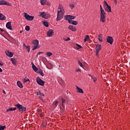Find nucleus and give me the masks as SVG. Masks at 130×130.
Returning <instances> with one entry per match:
<instances>
[{
	"mask_svg": "<svg viewBox=\"0 0 130 130\" xmlns=\"http://www.w3.org/2000/svg\"><path fill=\"white\" fill-rule=\"evenodd\" d=\"M63 15H64V8L62 5L59 4L57 11L56 21H60L63 18Z\"/></svg>",
	"mask_w": 130,
	"mask_h": 130,
	"instance_id": "1",
	"label": "nucleus"
},
{
	"mask_svg": "<svg viewBox=\"0 0 130 130\" xmlns=\"http://www.w3.org/2000/svg\"><path fill=\"white\" fill-rule=\"evenodd\" d=\"M100 7L101 11L100 21L102 23H105L106 21V13L103 8H102V6L100 5Z\"/></svg>",
	"mask_w": 130,
	"mask_h": 130,
	"instance_id": "2",
	"label": "nucleus"
},
{
	"mask_svg": "<svg viewBox=\"0 0 130 130\" xmlns=\"http://www.w3.org/2000/svg\"><path fill=\"white\" fill-rule=\"evenodd\" d=\"M16 107H17V109L19 111H20L21 113H23V112H25L26 111V107L22 106V105L20 104H18L15 105Z\"/></svg>",
	"mask_w": 130,
	"mask_h": 130,
	"instance_id": "3",
	"label": "nucleus"
},
{
	"mask_svg": "<svg viewBox=\"0 0 130 130\" xmlns=\"http://www.w3.org/2000/svg\"><path fill=\"white\" fill-rule=\"evenodd\" d=\"M104 6L105 7V10L106 12H108V13H111V7H110L106 1H104Z\"/></svg>",
	"mask_w": 130,
	"mask_h": 130,
	"instance_id": "4",
	"label": "nucleus"
},
{
	"mask_svg": "<svg viewBox=\"0 0 130 130\" xmlns=\"http://www.w3.org/2000/svg\"><path fill=\"white\" fill-rule=\"evenodd\" d=\"M23 16L27 21H33L34 20V16H31L27 13H24Z\"/></svg>",
	"mask_w": 130,
	"mask_h": 130,
	"instance_id": "5",
	"label": "nucleus"
},
{
	"mask_svg": "<svg viewBox=\"0 0 130 130\" xmlns=\"http://www.w3.org/2000/svg\"><path fill=\"white\" fill-rule=\"evenodd\" d=\"M32 43L34 44V47L32 49V50H35L37 48H39V41L38 40H34Z\"/></svg>",
	"mask_w": 130,
	"mask_h": 130,
	"instance_id": "6",
	"label": "nucleus"
},
{
	"mask_svg": "<svg viewBox=\"0 0 130 130\" xmlns=\"http://www.w3.org/2000/svg\"><path fill=\"white\" fill-rule=\"evenodd\" d=\"M40 14V17H42V18H44V19H49L50 18V16L49 15L45 13V12H39Z\"/></svg>",
	"mask_w": 130,
	"mask_h": 130,
	"instance_id": "7",
	"label": "nucleus"
},
{
	"mask_svg": "<svg viewBox=\"0 0 130 130\" xmlns=\"http://www.w3.org/2000/svg\"><path fill=\"white\" fill-rule=\"evenodd\" d=\"M9 6V7H12V4L5 1V0H1L0 1V6L5 5Z\"/></svg>",
	"mask_w": 130,
	"mask_h": 130,
	"instance_id": "8",
	"label": "nucleus"
},
{
	"mask_svg": "<svg viewBox=\"0 0 130 130\" xmlns=\"http://www.w3.org/2000/svg\"><path fill=\"white\" fill-rule=\"evenodd\" d=\"M37 82L40 85V86H44V84L45 82L43 81L40 78L37 77Z\"/></svg>",
	"mask_w": 130,
	"mask_h": 130,
	"instance_id": "9",
	"label": "nucleus"
},
{
	"mask_svg": "<svg viewBox=\"0 0 130 130\" xmlns=\"http://www.w3.org/2000/svg\"><path fill=\"white\" fill-rule=\"evenodd\" d=\"M40 3L42 6H49L50 5L47 0H40Z\"/></svg>",
	"mask_w": 130,
	"mask_h": 130,
	"instance_id": "10",
	"label": "nucleus"
},
{
	"mask_svg": "<svg viewBox=\"0 0 130 130\" xmlns=\"http://www.w3.org/2000/svg\"><path fill=\"white\" fill-rule=\"evenodd\" d=\"M68 29H69V30H71V31H72V32H76V31H77V28L76 27V26H74V25H70L68 26Z\"/></svg>",
	"mask_w": 130,
	"mask_h": 130,
	"instance_id": "11",
	"label": "nucleus"
},
{
	"mask_svg": "<svg viewBox=\"0 0 130 130\" xmlns=\"http://www.w3.org/2000/svg\"><path fill=\"white\" fill-rule=\"evenodd\" d=\"M53 36V30L51 29H49V30L47 33V36H48V37H52Z\"/></svg>",
	"mask_w": 130,
	"mask_h": 130,
	"instance_id": "12",
	"label": "nucleus"
},
{
	"mask_svg": "<svg viewBox=\"0 0 130 130\" xmlns=\"http://www.w3.org/2000/svg\"><path fill=\"white\" fill-rule=\"evenodd\" d=\"M107 42L110 43V44H112L113 43V38L112 37H108L107 38Z\"/></svg>",
	"mask_w": 130,
	"mask_h": 130,
	"instance_id": "13",
	"label": "nucleus"
},
{
	"mask_svg": "<svg viewBox=\"0 0 130 130\" xmlns=\"http://www.w3.org/2000/svg\"><path fill=\"white\" fill-rule=\"evenodd\" d=\"M76 87L77 93H80V94H84V91H83V89H82V88L78 87V86H76Z\"/></svg>",
	"mask_w": 130,
	"mask_h": 130,
	"instance_id": "14",
	"label": "nucleus"
},
{
	"mask_svg": "<svg viewBox=\"0 0 130 130\" xmlns=\"http://www.w3.org/2000/svg\"><path fill=\"white\" fill-rule=\"evenodd\" d=\"M5 53L6 55H7V56H8L9 57H13V54L12 52H10V51H6Z\"/></svg>",
	"mask_w": 130,
	"mask_h": 130,
	"instance_id": "15",
	"label": "nucleus"
},
{
	"mask_svg": "<svg viewBox=\"0 0 130 130\" xmlns=\"http://www.w3.org/2000/svg\"><path fill=\"white\" fill-rule=\"evenodd\" d=\"M6 28L9 29V30H13V27H12V24H11V22H8L6 24Z\"/></svg>",
	"mask_w": 130,
	"mask_h": 130,
	"instance_id": "16",
	"label": "nucleus"
},
{
	"mask_svg": "<svg viewBox=\"0 0 130 130\" xmlns=\"http://www.w3.org/2000/svg\"><path fill=\"white\" fill-rule=\"evenodd\" d=\"M10 60L12 61V63L14 66H17V59L15 58H11Z\"/></svg>",
	"mask_w": 130,
	"mask_h": 130,
	"instance_id": "17",
	"label": "nucleus"
},
{
	"mask_svg": "<svg viewBox=\"0 0 130 130\" xmlns=\"http://www.w3.org/2000/svg\"><path fill=\"white\" fill-rule=\"evenodd\" d=\"M69 24H72V25H74V26H76V25L78 24V21H75V20H69Z\"/></svg>",
	"mask_w": 130,
	"mask_h": 130,
	"instance_id": "18",
	"label": "nucleus"
},
{
	"mask_svg": "<svg viewBox=\"0 0 130 130\" xmlns=\"http://www.w3.org/2000/svg\"><path fill=\"white\" fill-rule=\"evenodd\" d=\"M17 85L18 87H19V88H24V86L23 85V84H22V83L20 81H18L17 82Z\"/></svg>",
	"mask_w": 130,
	"mask_h": 130,
	"instance_id": "19",
	"label": "nucleus"
},
{
	"mask_svg": "<svg viewBox=\"0 0 130 130\" xmlns=\"http://www.w3.org/2000/svg\"><path fill=\"white\" fill-rule=\"evenodd\" d=\"M15 110H17V108L14 107V108H9L6 110V112H9V111H14Z\"/></svg>",
	"mask_w": 130,
	"mask_h": 130,
	"instance_id": "20",
	"label": "nucleus"
},
{
	"mask_svg": "<svg viewBox=\"0 0 130 130\" xmlns=\"http://www.w3.org/2000/svg\"><path fill=\"white\" fill-rule=\"evenodd\" d=\"M39 99H41V100H42V101H43V97H44V94H43V93L41 92V91H39Z\"/></svg>",
	"mask_w": 130,
	"mask_h": 130,
	"instance_id": "21",
	"label": "nucleus"
},
{
	"mask_svg": "<svg viewBox=\"0 0 130 130\" xmlns=\"http://www.w3.org/2000/svg\"><path fill=\"white\" fill-rule=\"evenodd\" d=\"M102 46H101V45H98L96 46V51H97L98 52H100V51L101 50V48H102Z\"/></svg>",
	"mask_w": 130,
	"mask_h": 130,
	"instance_id": "22",
	"label": "nucleus"
},
{
	"mask_svg": "<svg viewBox=\"0 0 130 130\" xmlns=\"http://www.w3.org/2000/svg\"><path fill=\"white\" fill-rule=\"evenodd\" d=\"M6 19H7V17H6L3 14L0 13V20L4 21V20H6Z\"/></svg>",
	"mask_w": 130,
	"mask_h": 130,
	"instance_id": "23",
	"label": "nucleus"
},
{
	"mask_svg": "<svg viewBox=\"0 0 130 130\" xmlns=\"http://www.w3.org/2000/svg\"><path fill=\"white\" fill-rule=\"evenodd\" d=\"M64 20L68 21V23H69V20L71 21V15H66L64 16Z\"/></svg>",
	"mask_w": 130,
	"mask_h": 130,
	"instance_id": "24",
	"label": "nucleus"
},
{
	"mask_svg": "<svg viewBox=\"0 0 130 130\" xmlns=\"http://www.w3.org/2000/svg\"><path fill=\"white\" fill-rule=\"evenodd\" d=\"M31 64H32V70H34V71L35 72H37L38 71V69L37 68V67H36V66H35L34 65L33 62H31Z\"/></svg>",
	"mask_w": 130,
	"mask_h": 130,
	"instance_id": "25",
	"label": "nucleus"
},
{
	"mask_svg": "<svg viewBox=\"0 0 130 130\" xmlns=\"http://www.w3.org/2000/svg\"><path fill=\"white\" fill-rule=\"evenodd\" d=\"M98 39H99L100 42H102V41H103V35L102 34L99 35Z\"/></svg>",
	"mask_w": 130,
	"mask_h": 130,
	"instance_id": "26",
	"label": "nucleus"
},
{
	"mask_svg": "<svg viewBox=\"0 0 130 130\" xmlns=\"http://www.w3.org/2000/svg\"><path fill=\"white\" fill-rule=\"evenodd\" d=\"M90 39V37L88 35H86L84 40V42H87L88 40Z\"/></svg>",
	"mask_w": 130,
	"mask_h": 130,
	"instance_id": "27",
	"label": "nucleus"
},
{
	"mask_svg": "<svg viewBox=\"0 0 130 130\" xmlns=\"http://www.w3.org/2000/svg\"><path fill=\"white\" fill-rule=\"evenodd\" d=\"M89 77L91 78V79L93 80V82L95 83L97 81V78L94 76H93L92 75H89Z\"/></svg>",
	"mask_w": 130,
	"mask_h": 130,
	"instance_id": "28",
	"label": "nucleus"
},
{
	"mask_svg": "<svg viewBox=\"0 0 130 130\" xmlns=\"http://www.w3.org/2000/svg\"><path fill=\"white\" fill-rule=\"evenodd\" d=\"M52 53L50 52H47L46 53V55H47V56H48V57H50V56H51V55H52Z\"/></svg>",
	"mask_w": 130,
	"mask_h": 130,
	"instance_id": "29",
	"label": "nucleus"
},
{
	"mask_svg": "<svg viewBox=\"0 0 130 130\" xmlns=\"http://www.w3.org/2000/svg\"><path fill=\"white\" fill-rule=\"evenodd\" d=\"M58 104V101H55L53 103V105L55 106V107H56Z\"/></svg>",
	"mask_w": 130,
	"mask_h": 130,
	"instance_id": "30",
	"label": "nucleus"
},
{
	"mask_svg": "<svg viewBox=\"0 0 130 130\" xmlns=\"http://www.w3.org/2000/svg\"><path fill=\"white\" fill-rule=\"evenodd\" d=\"M43 24L45 27H48L49 26V24L46 21H44Z\"/></svg>",
	"mask_w": 130,
	"mask_h": 130,
	"instance_id": "31",
	"label": "nucleus"
},
{
	"mask_svg": "<svg viewBox=\"0 0 130 130\" xmlns=\"http://www.w3.org/2000/svg\"><path fill=\"white\" fill-rule=\"evenodd\" d=\"M26 82H30V80L27 77L25 78L23 80V83H26Z\"/></svg>",
	"mask_w": 130,
	"mask_h": 130,
	"instance_id": "32",
	"label": "nucleus"
},
{
	"mask_svg": "<svg viewBox=\"0 0 130 130\" xmlns=\"http://www.w3.org/2000/svg\"><path fill=\"white\" fill-rule=\"evenodd\" d=\"M6 128V125H0V130H4Z\"/></svg>",
	"mask_w": 130,
	"mask_h": 130,
	"instance_id": "33",
	"label": "nucleus"
},
{
	"mask_svg": "<svg viewBox=\"0 0 130 130\" xmlns=\"http://www.w3.org/2000/svg\"><path fill=\"white\" fill-rule=\"evenodd\" d=\"M26 48V50H27L28 52H30V46L29 45L27 46L26 48Z\"/></svg>",
	"mask_w": 130,
	"mask_h": 130,
	"instance_id": "34",
	"label": "nucleus"
},
{
	"mask_svg": "<svg viewBox=\"0 0 130 130\" xmlns=\"http://www.w3.org/2000/svg\"><path fill=\"white\" fill-rule=\"evenodd\" d=\"M25 30H26V31H29L30 30V26H25Z\"/></svg>",
	"mask_w": 130,
	"mask_h": 130,
	"instance_id": "35",
	"label": "nucleus"
},
{
	"mask_svg": "<svg viewBox=\"0 0 130 130\" xmlns=\"http://www.w3.org/2000/svg\"><path fill=\"white\" fill-rule=\"evenodd\" d=\"M39 74H40V75L42 76V77H44V74L43 73V72L42 71H40L39 72Z\"/></svg>",
	"mask_w": 130,
	"mask_h": 130,
	"instance_id": "36",
	"label": "nucleus"
},
{
	"mask_svg": "<svg viewBox=\"0 0 130 130\" xmlns=\"http://www.w3.org/2000/svg\"><path fill=\"white\" fill-rule=\"evenodd\" d=\"M78 64L80 66V67L83 68V64L82 63V62H81V61H80V60L78 61Z\"/></svg>",
	"mask_w": 130,
	"mask_h": 130,
	"instance_id": "37",
	"label": "nucleus"
},
{
	"mask_svg": "<svg viewBox=\"0 0 130 130\" xmlns=\"http://www.w3.org/2000/svg\"><path fill=\"white\" fill-rule=\"evenodd\" d=\"M70 8L73 9L74 8H75V5H74V4H70Z\"/></svg>",
	"mask_w": 130,
	"mask_h": 130,
	"instance_id": "38",
	"label": "nucleus"
},
{
	"mask_svg": "<svg viewBox=\"0 0 130 130\" xmlns=\"http://www.w3.org/2000/svg\"><path fill=\"white\" fill-rule=\"evenodd\" d=\"M64 41H70L71 40V38L68 37L67 39H63Z\"/></svg>",
	"mask_w": 130,
	"mask_h": 130,
	"instance_id": "39",
	"label": "nucleus"
},
{
	"mask_svg": "<svg viewBox=\"0 0 130 130\" xmlns=\"http://www.w3.org/2000/svg\"><path fill=\"white\" fill-rule=\"evenodd\" d=\"M22 47L23 48H24V49H25V48H27V46L26 45V44H25V43H23L22 45Z\"/></svg>",
	"mask_w": 130,
	"mask_h": 130,
	"instance_id": "40",
	"label": "nucleus"
},
{
	"mask_svg": "<svg viewBox=\"0 0 130 130\" xmlns=\"http://www.w3.org/2000/svg\"><path fill=\"white\" fill-rule=\"evenodd\" d=\"M75 72L76 73H78V72H80V73H81V70L80 69V68H78V69H76Z\"/></svg>",
	"mask_w": 130,
	"mask_h": 130,
	"instance_id": "41",
	"label": "nucleus"
},
{
	"mask_svg": "<svg viewBox=\"0 0 130 130\" xmlns=\"http://www.w3.org/2000/svg\"><path fill=\"white\" fill-rule=\"evenodd\" d=\"M75 18H76L75 16L70 15V20H74Z\"/></svg>",
	"mask_w": 130,
	"mask_h": 130,
	"instance_id": "42",
	"label": "nucleus"
},
{
	"mask_svg": "<svg viewBox=\"0 0 130 130\" xmlns=\"http://www.w3.org/2000/svg\"><path fill=\"white\" fill-rule=\"evenodd\" d=\"M76 46H78L79 48H82V46L80 45L79 44H76Z\"/></svg>",
	"mask_w": 130,
	"mask_h": 130,
	"instance_id": "43",
	"label": "nucleus"
},
{
	"mask_svg": "<svg viewBox=\"0 0 130 130\" xmlns=\"http://www.w3.org/2000/svg\"><path fill=\"white\" fill-rule=\"evenodd\" d=\"M61 100H62V104L63 105V103H64V102H66V100H64V99H62Z\"/></svg>",
	"mask_w": 130,
	"mask_h": 130,
	"instance_id": "44",
	"label": "nucleus"
},
{
	"mask_svg": "<svg viewBox=\"0 0 130 130\" xmlns=\"http://www.w3.org/2000/svg\"><path fill=\"white\" fill-rule=\"evenodd\" d=\"M39 116H40V117L42 118L43 117V114L39 113Z\"/></svg>",
	"mask_w": 130,
	"mask_h": 130,
	"instance_id": "45",
	"label": "nucleus"
},
{
	"mask_svg": "<svg viewBox=\"0 0 130 130\" xmlns=\"http://www.w3.org/2000/svg\"><path fill=\"white\" fill-rule=\"evenodd\" d=\"M42 53H43V52H39L38 53V54L37 55H40V54H42Z\"/></svg>",
	"mask_w": 130,
	"mask_h": 130,
	"instance_id": "46",
	"label": "nucleus"
},
{
	"mask_svg": "<svg viewBox=\"0 0 130 130\" xmlns=\"http://www.w3.org/2000/svg\"><path fill=\"white\" fill-rule=\"evenodd\" d=\"M96 56L98 57L99 56V52L98 51H96Z\"/></svg>",
	"mask_w": 130,
	"mask_h": 130,
	"instance_id": "47",
	"label": "nucleus"
},
{
	"mask_svg": "<svg viewBox=\"0 0 130 130\" xmlns=\"http://www.w3.org/2000/svg\"><path fill=\"white\" fill-rule=\"evenodd\" d=\"M114 4H115V5H117V0H114Z\"/></svg>",
	"mask_w": 130,
	"mask_h": 130,
	"instance_id": "48",
	"label": "nucleus"
},
{
	"mask_svg": "<svg viewBox=\"0 0 130 130\" xmlns=\"http://www.w3.org/2000/svg\"><path fill=\"white\" fill-rule=\"evenodd\" d=\"M0 31H1V32H4V31H5V30L3 28H0Z\"/></svg>",
	"mask_w": 130,
	"mask_h": 130,
	"instance_id": "49",
	"label": "nucleus"
},
{
	"mask_svg": "<svg viewBox=\"0 0 130 130\" xmlns=\"http://www.w3.org/2000/svg\"><path fill=\"white\" fill-rule=\"evenodd\" d=\"M0 66H4V64L3 63H1V61H0Z\"/></svg>",
	"mask_w": 130,
	"mask_h": 130,
	"instance_id": "50",
	"label": "nucleus"
},
{
	"mask_svg": "<svg viewBox=\"0 0 130 130\" xmlns=\"http://www.w3.org/2000/svg\"><path fill=\"white\" fill-rule=\"evenodd\" d=\"M36 95H39V92H36Z\"/></svg>",
	"mask_w": 130,
	"mask_h": 130,
	"instance_id": "51",
	"label": "nucleus"
},
{
	"mask_svg": "<svg viewBox=\"0 0 130 130\" xmlns=\"http://www.w3.org/2000/svg\"><path fill=\"white\" fill-rule=\"evenodd\" d=\"M3 72V69L2 68H0V73H2Z\"/></svg>",
	"mask_w": 130,
	"mask_h": 130,
	"instance_id": "52",
	"label": "nucleus"
},
{
	"mask_svg": "<svg viewBox=\"0 0 130 130\" xmlns=\"http://www.w3.org/2000/svg\"><path fill=\"white\" fill-rule=\"evenodd\" d=\"M76 49H79L78 47H76Z\"/></svg>",
	"mask_w": 130,
	"mask_h": 130,
	"instance_id": "53",
	"label": "nucleus"
},
{
	"mask_svg": "<svg viewBox=\"0 0 130 130\" xmlns=\"http://www.w3.org/2000/svg\"><path fill=\"white\" fill-rule=\"evenodd\" d=\"M4 94H6V91H4Z\"/></svg>",
	"mask_w": 130,
	"mask_h": 130,
	"instance_id": "54",
	"label": "nucleus"
},
{
	"mask_svg": "<svg viewBox=\"0 0 130 130\" xmlns=\"http://www.w3.org/2000/svg\"><path fill=\"white\" fill-rule=\"evenodd\" d=\"M59 67L60 68V66H59Z\"/></svg>",
	"mask_w": 130,
	"mask_h": 130,
	"instance_id": "55",
	"label": "nucleus"
}]
</instances>
